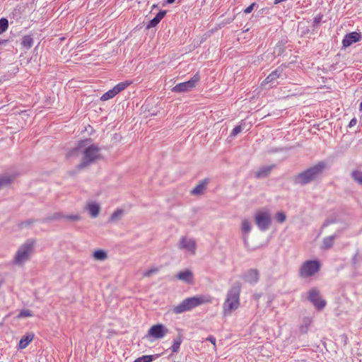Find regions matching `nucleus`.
Masks as SVG:
<instances>
[{
	"label": "nucleus",
	"instance_id": "48",
	"mask_svg": "<svg viewBox=\"0 0 362 362\" xmlns=\"http://www.w3.org/2000/svg\"><path fill=\"white\" fill-rule=\"evenodd\" d=\"M6 42H7L6 40L0 41V45L2 43H6Z\"/></svg>",
	"mask_w": 362,
	"mask_h": 362
},
{
	"label": "nucleus",
	"instance_id": "21",
	"mask_svg": "<svg viewBox=\"0 0 362 362\" xmlns=\"http://www.w3.org/2000/svg\"><path fill=\"white\" fill-rule=\"evenodd\" d=\"M179 333L177 334V336L176 337V338H175L173 341V345L172 346L170 347V349L172 351L173 353H177L179 349H180V346L182 342V334L181 333V330H178Z\"/></svg>",
	"mask_w": 362,
	"mask_h": 362
},
{
	"label": "nucleus",
	"instance_id": "29",
	"mask_svg": "<svg viewBox=\"0 0 362 362\" xmlns=\"http://www.w3.org/2000/svg\"><path fill=\"white\" fill-rule=\"evenodd\" d=\"M252 229L251 223L247 219H243L241 223V230L246 234L250 233Z\"/></svg>",
	"mask_w": 362,
	"mask_h": 362
},
{
	"label": "nucleus",
	"instance_id": "11",
	"mask_svg": "<svg viewBox=\"0 0 362 362\" xmlns=\"http://www.w3.org/2000/svg\"><path fill=\"white\" fill-rule=\"evenodd\" d=\"M308 298L317 310H322L326 305V301L322 299L319 291L315 288L309 291Z\"/></svg>",
	"mask_w": 362,
	"mask_h": 362
},
{
	"label": "nucleus",
	"instance_id": "32",
	"mask_svg": "<svg viewBox=\"0 0 362 362\" xmlns=\"http://www.w3.org/2000/svg\"><path fill=\"white\" fill-rule=\"evenodd\" d=\"M124 214V211L122 209H117L114 211L110 216V221H115L119 220Z\"/></svg>",
	"mask_w": 362,
	"mask_h": 362
},
{
	"label": "nucleus",
	"instance_id": "27",
	"mask_svg": "<svg viewBox=\"0 0 362 362\" xmlns=\"http://www.w3.org/2000/svg\"><path fill=\"white\" fill-rule=\"evenodd\" d=\"M351 176L352 179L356 182H357L358 185L362 186V171L361 170H354L351 173Z\"/></svg>",
	"mask_w": 362,
	"mask_h": 362
},
{
	"label": "nucleus",
	"instance_id": "26",
	"mask_svg": "<svg viewBox=\"0 0 362 362\" xmlns=\"http://www.w3.org/2000/svg\"><path fill=\"white\" fill-rule=\"evenodd\" d=\"M131 83L132 82L129 81H122L117 84L115 86H114L113 88L115 90L116 93L118 94L119 92L127 88Z\"/></svg>",
	"mask_w": 362,
	"mask_h": 362
},
{
	"label": "nucleus",
	"instance_id": "36",
	"mask_svg": "<svg viewBox=\"0 0 362 362\" xmlns=\"http://www.w3.org/2000/svg\"><path fill=\"white\" fill-rule=\"evenodd\" d=\"M158 272V268H152V269H150L144 272L143 274V276L144 277H149V276H152L153 274H156Z\"/></svg>",
	"mask_w": 362,
	"mask_h": 362
},
{
	"label": "nucleus",
	"instance_id": "2",
	"mask_svg": "<svg viewBox=\"0 0 362 362\" xmlns=\"http://www.w3.org/2000/svg\"><path fill=\"white\" fill-rule=\"evenodd\" d=\"M240 291L241 284L240 282H235L228 291L223 304V313L225 316L230 315L233 311L239 308Z\"/></svg>",
	"mask_w": 362,
	"mask_h": 362
},
{
	"label": "nucleus",
	"instance_id": "44",
	"mask_svg": "<svg viewBox=\"0 0 362 362\" xmlns=\"http://www.w3.org/2000/svg\"><path fill=\"white\" fill-rule=\"evenodd\" d=\"M322 17L317 16L314 18V25L318 24L321 21Z\"/></svg>",
	"mask_w": 362,
	"mask_h": 362
},
{
	"label": "nucleus",
	"instance_id": "41",
	"mask_svg": "<svg viewBox=\"0 0 362 362\" xmlns=\"http://www.w3.org/2000/svg\"><path fill=\"white\" fill-rule=\"evenodd\" d=\"M356 123H357V119L356 118H353L349 122V127H352L355 126L356 124Z\"/></svg>",
	"mask_w": 362,
	"mask_h": 362
},
{
	"label": "nucleus",
	"instance_id": "10",
	"mask_svg": "<svg viewBox=\"0 0 362 362\" xmlns=\"http://www.w3.org/2000/svg\"><path fill=\"white\" fill-rule=\"evenodd\" d=\"M178 248L185 250L191 255H194L197 249V244L193 238L183 236L178 243Z\"/></svg>",
	"mask_w": 362,
	"mask_h": 362
},
{
	"label": "nucleus",
	"instance_id": "15",
	"mask_svg": "<svg viewBox=\"0 0 362 362\" xmlns=\"http://www.w3.org/2000/svg\"><path fill=\"white\" fill-rule=\"evenodd\" d=\"M274 167L275 165H270L259 168V170L255 173V177L259 179L267 177Z\"/></svg>",
	"mask_w": 362,
	"mask_h": 362
},
{
	"label": "nucleus",
	"instance_id": "25",
	"mask_svg": "<svg viewBox=\"0 0 362 362\" xmlns=\"http://www.w3.org/2000/svg\"><path fill=\"white\" fill-rule=\"evenodd\" d=\"M33 45V39L30 35H25L22 38L21 45L25 49H30Z\"/></svg>",
	"mask_w": 362,
	"mask_h": 362
},
{
	"label": "nucleus",
	"instance_id": "19",
	"mask_svg": "<svg viewBox=\"0 0 362 362\" xmlns=\"http://www.w3.org/2000/svg\"><path fill=\"white\" fill-rule=\"evenodd\" d=\"M165 14H166V11H160L156 14V16L152 20H151L148 22L146 28L148 29H150L151 28H153V27L156 26L160 22V21L165 16Z\"/></svg>",
	"mask_w": 362,
	"mask_h": 362
},
{
	"label": "nucleus",
	"instance_id": "38",
	"mask_svg": "<svg viewBox=\"0 0 362 362\" xmlns=\"http://www.w3.org/2000/svg\"><path fill=\"white\" fill-rule=\"evenodd\" d=\"M242 131L241 126H236L235 128L232 130V132L230 134L231 136H235L237 134H238Z\"/></svg>",
	"mask_w": 362,
	"mask_h": 362
},
{
	"label": "nucleus",
	"instance_id": "8",
	"mask_svg": "<svg viewBox=\"0 0 362 362\" xmlns=\"http://www.w3.org/2000/svg\"><path fill=\"white\" fill-rule=\"evenodd\" d=\"M200 80V76L198 73L194 74L193 77L187 81L180 83L172 88L174 93H185L192 90Z\"/></svg>",
	"mask_w": 362,
	"mask_h": 362
},
{
	"label": "nucleus",
	"instance_id": "24",
	"mask_svg": "<svg viewBox=\"0 0 362 362\" xmlns=\"http://www.w3.org/2000/svg\"><path fill=\"white\" fill-rule=\"evenodd\" d=\"M337 237V235L334 234L332 235L327 236V237L325 238L322 240V247L323 249H326V250L331 248L332 247V245L334 244V241Z\"/></svg>",
	"mask_w": 362,
	"mask_h": 362
},
{
	"label": "nucleus",
	"instance_id": "33",
	"mask_svg": "<svg viewBox=\"0 0 362 362\" xmlns=\"http://www.w3.org/2000/svg\"><path fill=\"white\" fill-rule=\"evenodd\" d=\"M8 27V21L6 18L0 19V34L4 33Z\"/></svg>",
	"mask_w": 362,
	"mask_h": 362
},
{
	"label": "nucleus",
	"instance_id": "37",
	"mask_svg": "<svg viewBox=\"0 0 362 362\" xmlns=\"http://www.w3.org/2000/svg\"><path fill=\"white\" fill-rule=\"evenodd\" d=\"M257 6L256 3L251 4L249 6H247L245 9H244L243 12L246 14L250 13L255 7Z\"/></svg>",
	"mask_w": 362,
	"mask_h": 362
},
{
	"label": "nucleus",
	"instance_id": "18",
	"mask_svg": "<svg viewBox=\"0 0 362 362\" xmlns=\"http://www.w3.org/2000/svg\"><path fill=\"white\" fill-rule=\"evenodd\" d=\"M209 182L208 179H204L200 182L192 191L191 194L193 195H201L206 189V185Z\"/></svg>",
	"mask_w": 362,
	"mask_h": 362
},
{
	"label": "nucleus",
	"instance_id": "28",
	"mask_svg": "<svg viewBox=\"0 0 362 362\" xmlns=\"http://www.w3.org/2000/svg\"><path fill=\"white\" fill-rule=\"evenodd\" d=\"M93 256L95 259L100 261H103L107 257V253L102 250L95 251L93 254Z\"/></svg>",
	"mask_w": 362,
	"mask_h": 362
},
{
	"label": "nucleus",
	"instance_id": "31",
	"mask_svg": "<svg viewBox=\"0 0 362 362\" xmlns=\"http://www.w3.org/2000/svg\"><path fill=\"white\" fill-rule=\"evenodd\" d=\"M156 358L153 355H144L141 357L137 358L134 362H151Z\"/></svg>",
	"mask_w": 362,
	"mask_h": 362
},
{
	"label": "nucleus",
	"instance_id": "17",
	"mask_svg": "<svg viewBox=\"0 0 362 362\" xmlns=\"http://www.w3.org/2000/svg\"><path fill=\"white\" fill-rule=\"evenodd\" d=\"M177 278L185 283L190 284L193 280V274L189 269H185L177 274Z\"/></svg>",
	"mask_w": 362,
	"mask_h": 362
},
{
	"label": "nucleus",
	"instance_id": "23",
	"mask_svg": "<svg viewBox=\"0 0 362 362\" xmlns=\"http://www.w3.org/2000/svg\"><path fill=\"white\" fill-rule=\"evenodd\" d=\"M87 209L90 214V215L95 218L98 216L100 212V206L97 203H90L87 206Z\"/></svg>",
	"mask_w": 362,
	"mask_h": 362
},
{
	"label": "nucleus",
	"instance_id": "1",
	"mask_svg": "<svg viewBox=\"0 0 362 362\" xmlns=\"http://www.w3.org/2000/svg\"><path fill=\"white\" fill-rule=\"evenodd\" d=\"M89 139L81 140L67 153L69 158L82 154L81 161L78 165V169L85 168L101 158L100 148L95 144L89 145Z\"/></svg>",
	"mask_w": 362,
	"mask_h": 362
},
{
	"label": "nucleus",
	"instance_id": "14",
	"mask_svg": "<svg viewBox=\"0 0 362 362\" xmlns=\"http://www.w3.org/2000/svg\"><path fill=\"white\" fill-rule=\"evenodd\" d=\"M243 278L246 282L255 284L259 281V272L257 269H251L244 275Z\"/></svg>",
	"mask_w": 362,
	"mask_h": 362
},
{
	"label": "nucleus",
	"instance_id": "4",
	"mask_svg": "<svg viewBox=\"0 0 362 362\" xmlns=\"http://www.w3.org/2000/svg\"><path fill=\"white\" fill-rule=\"evenodd\" d=\"M36 245V240L33 238L28 239L18 248L13 263L17 266H23L33 255Z\"/></svg>",
	"mask_w": 362,
	"mask_h": 362
},
{
	"label": "nucleus",
	"instance_id": "3",
	"mask_svg": "<svg viewBox=\"0 0 362 362\" xmlns=\"http://www.w3.org/2000/svg\"><path fill=\"white\" fill-rule=\"evenodd\" d=\"M212 302V298L209 295H198L183 300L180 304L175 306L173 311L175 314L182 313L186 311L198 307L202 304L210 303Z\"/></svg>",
	"mask_w": 362,
	"mask_h": 362
},
{
	"label": "nucleus",
	"instance_id": "9",
	"mask_svg": "<svg viewBox=\"0 0 362 362\" xmlns=\"http://www.w3.org/2000/svg\"><path fill=\"white\" fill-rule=\"evenodd\" d=\"M168 332V329L163 324H156L151 327L145 337L148 338L151 337L154 339H162Z\"/></svg>",
	"mask_w": 362,
	"mask_h": 362
},
{
	"label": "nucleus",
	"instance_id": "42",
	"mask_svg": "<svg viewBox=\"0 0 362 362\" xmlns=\"http://www.w3.org/2000/svg\"><path fill=\"white\" fill-rule=\"evenodd\" d=\"M334 223V221L333 220H329V219H327L325 221V223L322 224V227L325 228V227H327L328 226L329 224L331 223Z\"/></svg>",
	"mask_w": 362,
	"mask_h": 362
},
{
	"label": "nucleus",
	"instance_id": "47",
	"mask_svg": "<svg viewBox=\"0 0 362 362\" xmlns=\"http://www.w3.org/2000/svg\"><path fill=\"white\" fill-rule=\"evenodd\" d=\"M359 110H360V111H362V102L360 103V105H359Z\"/></svg>",
	"mask_w": 362,
	"mask_h": 362
},
{
	"label": "nucleus",
	"instance_id": "46",
	"mask_svg": "<svg viewBox=\"0 0 362 362\" xmlns=\"http://www.w3.org/2000/svg\"><path fill=\"white\" fill-rule=\"evenodd\" d=\"M175 0H166L168 4H173Z\"/></svg>",
	"mask_w": 362,
	"mask_h": 362
},
{
	"label": "nucleus",
	"instance_id": "34",
	"mask_svg": "<svg viewBox=\"0 0 362 362\" xmlns=\"http://www.w3.org/2000/svg\"><path fill=\"white\" fill-rule=\"evenodd\" d=\"M33 315L32 311L30 310H22L20 311L18 315H17L18 318H24L28 317H32Z\"/></svg>",
	"mask_w": 362,
	"mask_h": 362
},
{
	"label": "nucleus",
	"instance_id": "39",
	"mask_svg": "<svg viewBox=\"0 0 362 362\" xmlns=\"http://www.w3.org/2000/svg\"><path fill=\"white\" fill-rule=\"evenodd\" d=\"M235 18V14H233L230 17L223 19V21H222L221 23L223 25L229 24L234 21Z\"/></svg>",
	"mask_w": 362,
	"mask_h": 362
},
{
	"label": "nucleus",
	"instance_id": "5",
	"mask_svg": "<svg viewBox=\"0 0 362 362\" xmlns=\"http://www.w3.org/2000/svg\"><path fill=\"white\" fill-rule=\"evenodd\" d=\"M324 162H320L300 173L296 175L293 178V182L296 185H305L315 180L325 169Z\"/></svg>",
	"mask_w": 362,
	"mask_h": 362
},
{
	"label": "nucleus",
	"instance_id": "20",
	"mask_svg": "<svg viewBox=\"0 0 362 362\" xmlns=\"http://www.w3.org/2000/svg\"><path fill=\"white\" fill-rule=\"evenodd\" d=\"M34 334L30 333L26 335H24L21 339L19 344H18V349H25L28 345L33 341L34 339Z\"/></svg>",
	"mask_w": 362,
	"mask_h": 362
},
{
	"label": "nucleus",
	"instance_id": "16",
	"mask_svg": "<svg viewBox=\"0 0 362 362\" xmlns=\"http://www.w3.org/2000/svg\"><path fill=\"white\" fill-rule=\"evenodd\" d=\"M283 68L279 66L273 71L263 81L262 84L272 83L280 77L283 73Z\"/></svg>",
	"mask_w": 362,
	"mask_h": 362
},
{
	"label": "nucleus",
	"instance_id": "6",
	"mask_svg": "<svg viewBox=\"0 0 362 362\" xmlns=\"http://www.w3.org/2000/svg\"><path fill=\"white\" fill-rule=\"evenodd\" d=\"M320 264L316 260L305 261L300 267L299 276L302 278H308L315 275L320 270Z\"/></svg>",
	"mask_w": 362,
	"mask_h": 362
},
{
	"label": "nucleus",
	"instance_id": "12",
	"mask_svg": "<svg viewBox=\"0 0 362 362\" xmlns=\"http://www.w3.org/2000/svg\"><path fill=\"white\" fill-rule=\"evenodd\" d=\"M61 218H65L71 221H77L81 219V216L78 214L64 216L62 214L59 212H56L52 216L44 218L43 221L47 222L50 221L59 220Z\"/></svg>",
	"mask_w": 362,
	"mask_h": 362
},
{
	"label": "nucleus",
	"instance_id": "45",
	"mask_svg": "<svg viewBox=\"0 0 362 362\" xmlns=\"http://www.w3.org/2000/svg\"><path fill=\"white\" fill-rule=\"evenodd\" d=\"M243 240H244V244H245V247H247V246H248L247 237L244 236Z\"/></svg>",
	"mask_w": 362,
	"mask_h": 362
},
{
	"label": "nucleus",
	"instance_id": "22",
	"mask_svg": "<svg viewBox=\"0 0 362 362\" xmlns=\"http://www.w3.org/2000/svg\"><path fill=\"white\" fill-rule=\"evenodd\" d=\"M13 180L14 177L11 175L3 174L0 175V189L9 186Z\"/></svg>",
	"mask_w": 362,
	"mask_h": 362
},
{
	"label": "nucleus",
	"instance_id": "43",
	"mask_svg": "<svg viewBox=\"0 0 362 362\" xmlns=\"http://www.w3.org/2000/svg\"><path fill=\"white\" fill-rule=\"evenodd\" d=\"M206 340L209 341L210 342H211L214 346H216V338L213 336H209Z\"/></svg>",
	"mask_w": 362,
	"mask_h": 362
},
{
	"label": "nucleus",
	"instance_id": "40",
	"mask_svg": "<svg viewBox=\"0 0 362 362\" xmlns=\"http://www.w3.org/2000/svg\"><path fill=\"white\" fill-rule=\"evenodd\" d=\"M33 223H34V220L28 219V220H27L25 221L22 222L20 226H21V228L27 227V226H30Z\"/></svg>",
	"mask_w": 362,
	"mask_h": 362
},
{
	"label": "nucleus",
	"instance_id": "7",
	"mask_svg": "<svg viewBox=\"0 0 362 362\" xmlns=\"http://www.w3.org/2000/svg\"><path fill=\"white\" fill-rule=\"evenodd\" d=\"M255 221L261 231H266L272 223V216L268 211H259L255 215Z\"/></svg>",
	"mask_w": 362,
	"mask_h": 362
},
{
	"label": "nucleus",
	"instance_id": "30",
	"mask_svg": "<svg viewBox=\"0 0 362 362\" xmlns=\"http://www.w3.org/2000/svg\"><path fill=\"white\" fill-rule=\"evenodd\" d=\"M117 95L115 90L112 88V89L109 90L106 93H105L101 97L100 100L103 101L108 100L112 98H114Z\"/></svg>",
	"mask_w": 362,
	"mask_h": 362
},
{
	"label": "nucleus",
	"instance_id": "35",
	"mask_svg": "<svg viewBox=\"0 0 362 362\" xmlns=\"http://www.w3.org/2000/svg\"><path fill=\"white\" fill-rule=\"evenodd\" d=\"M275 218L278 223H282L286 221V216L284 212L279 211L276 214Z\"/></svg>",
	"mask_w": 362,
	"mask_h": 362
},
{
	"label": "nucleus",
	"instance_id": "13",
	"mask_svg": "<svg viewBox=\"0 0 362 362\" xmlns=\"http://www.w3.org/2000/svg\"><path fill=\"white\" fill-rule=\"evenodd\" d=\"M361 37L360 33L356 32H352L346 34L342 40V45L344 47H348L353 43L360 41Z\"/></svg>",
	"mask_w": 362,
	"mask_h": 362
}]
</instances>
